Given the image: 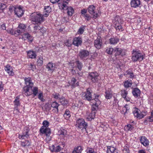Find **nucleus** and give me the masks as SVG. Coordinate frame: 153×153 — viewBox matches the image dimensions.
I'll use <instances>...</instances> for the list:
<instances>
[{
  "instance_id": "obj_1",
  "label": "nucleus",
  "mask_w": 153,
  "mask_h": 153,
  "mask_svg": "<svg viewBox=\"0 0 153 153\" xmlns=\"http://www.w3.org/2000/svg\"><path fill=\"white\" fill-rule=\"evenodd\" d=\"M25 84L26 85L23 88L22 94L26 96H29L32 94V88L33 86V83L30 77L25 78Z\"/></svg>"
},
{
  "instance_id": "obj_2",
  "label": "nucleus",
  "mask_w": 153,
  "mask_h": 153,
  "mask_svg": "<svg viewBox=\"0 0 153 153\" xmlns=\"http://www.w3.org/2000/svg\"><path fill=\"white\" fill-rule=\"evenodd\" d=\"M43 15L36 13H32L30 15V20L37 24H40L45 20Z\"/></svg>"
},
{
  "instance_id": "obj_3",
  "label": "nucleus",
  "mask_w": 153,
  "mask_h": 153,
  "mask_svg": "<svg viewBox=\"0 0 153 153\" xmlns=\"http://www.w3.org/2000/svg\"><path fill=\"white\" fill-rule=\"evenodd\" d=\"M132 60L134 62L142 61L143 59V56L139 51L133 50L132 52Z\"/></svg>"
},
{
  "instance_id": "obj_4",
  "label": "nucleus",
  "mask_w": 153,
  "mask_h": 153,
  "mask_svg": "<svg viewBox=\"0 0 153 153\" xmlns=\"http://www.w3.org/2000/svg\"><path fill=\"white\" fill-rule=\"evenodd\" d=\"M76 126L79 128H81L82 130H85V131H86L88 124L85 121L84 119L79 118L76 121Z\"/></svg>"
},
{
  "instance_id": "obj_5",
  "label": "nucleus",
  "mask_w": 153,
  "mask_h": 153,
  "mask_svg": "<svg viewBox=\"0 0 153 153\" xmlns=\"http://www.w3.org/2000/svg\"><path fill=\"white\" fill-rule=\"evenodd\" d=\"M133 113L135 117L138 119H140L144 117L147 114V111L146 110H144L141 112L139 109L135 108L133 111Z\"/></svg>"
},
{
  "instance_id": "obj_6",
  "label": "nucleus",
  "mask_w": 153,
  "mask_h": 153,
  "mask_svg": "<svg viewBox=\"0 0 153 153\" xmlns=\"http://www.w3.org/2000/svg\"><path fill=\"white\" fill-rule=\"evenodd\" d=\"M92 91L90 88L86 89V91L83 93V99L85 100L90 101L92 100Z\"/></svg>"
},
{
  "instance_id": "obj_7",
  "label": "nucleus",
  "mask_w": 153,
  "mask_h": 153,
  "mask_svg": "<svg viewBox=\"0 0 153 153\" xmlns=\"http://www.w3.org/2000/svg\"><path fill=\"white\" fill-rule=\"evenodd\" d=\"M99 75L97 72H89L88 74V78L92 82L94 83L98 81Z\"/></svg>"
},
{
  "instance_id": "obj_8",
  "label": "nucleus",
  "mask_w": 153,
  "mask_h": 153,
  "mask_svg": "<svg viewBox=\"0 0 153 153\" xmlns=\"http://www.w3.org/2000/svg\"><path fill=\"white\" fill-rule=\"evenodd\" d=\"M95 7L93 5H90L88 9V12L91 14L93 15L92 18L94 19H96L98 16V13L95 11Z\"/></svg>"
},
{
  "instance_id": "obj_9",
  "label": "nucleus",
  "mask_w": 153,
  "mask_h": 153,
  "mask_svg": "<svg viewBox=\"0 0 153 153\" xmlns=\"http://www.w3.org/2000/svg\"><path fill=\"white\" fill-rule=\"evenodd\" d=\"M89 54V53L88 51L82 50L79 52V55L81 59L85 60L87 59Z\"/></svg>"
},
{
  "instance_id": "obj_10",
  "label": "nucleus",
  "mask_w": 153,
  "mask_h": 153,
  "mask_svg": "<svg viewBox=\"0 0 153 153\" xmlns=\"http://www.w3.org/2000/svg\"><path fill=\"white\" fill-rule=\"evenodd\" d=\"M119 17H116L114 22L115 27L117 30L122 31L123 30L122 27L121 25V21Z\"/></svg>"
},
{
  "instance_id": "obj_11",
  "label": "nucleus",
  "mask_w": 153,
  "mask_h": 153,
  "mask_svg": "<svg viewBox=\"0 0 153 153\" xmlns=\"http://www.w3.org/2000/svg\"><path fill=\"white\" fill-rule=\"evenodd\" d=\"M39 131L42 134H45L47 136H49L51 133V131L48 128H44V126H42L40 129Z\"/></svg>"
},
{
  "instance_id": "obj_12",
  "label": "nucleus",
  "mask_w": 153,
  "mask_h": 153,
  "mask_svg": "<svg viewBox=\"0 0 153 153\" xmlns=\"http://www.w3.org/2000/svg\"><path fill=\"white\" fill-rule=\"evenodd\" d=\"M102 41L100 36H98L96 39L94 41V46L97 49L100 48L102 44Z\"/></svg>"
},
{
  "instance_id": "obj_13",
  "label": "nucleus",
  "mask_w": 153,
  "mask_h": 153,
  "mask_svg": "<svg viewBox=\"0 0 153 153\" xmlns=\"http://www.w3.org/2000/svg\"><path fill=\"white\" fill-rule=\"evenodd\" d=\"M28 131L29 129L28 128L25 129L23 131L22 135H19V139L22 140L27 139L29 136Z\"/></svg>"
},
{
  "instance_id": "obj_14",
  "label": "nucleus",
  "mask_w": 153,
  "mask_h": 153,
  "mask_svg": "<svg viewBox=\"0 0 153 153\" xmlns=\"http://www.w3.org/2000/svg\"><path fill=\"white\" fill-rule=\"evenodd\" d=\"M82 43V39L80 37H75L73 41V44L77 47L81 45Z\"/></svg>"
},
{
  "instance_id": "obj_15",
  "label": "nucleus",
  "mask_w": 153,
  "mask_h": 153,
  "mask_svg": "<svg viewBox=\"0 0 153 153\" xmlns=\"http://www.w3.org/2000/svg\"><path fill=\"white\" fill-rule=\"evenodd\" d=\"M71 66L73 68H77L79 71H80L83 67V65L79 61H76L73 64V65L71 64Z\"/></svg>"
},
{
  "instance_id": "obj_16",
  "label": "nucleus",
  "mask_w": 153,
  "mask_h": 153,
  "mask_svg": "<svg viewBox=\"0 0 153 153\" xmlns=\"http://www.w3.org/2000/svg\"><path fill=\"white\" fill-rule=\"evenodd\" d=\"M140 140L141 143L144 146L147 147L149 145V140L146 137L141 136L140 139Z\"/></svg>"
},
{
  "instance_id": "obj_17",
  "label": "nucleus",
  "mask_w": 153,
  "mask_h": 153,
  "mask_svg": "<svg viewBox=\"0 0 153 153\" xmlns=\"http://www.w3.org/2000/svg\"><path fill=\"white\" fill-rule=\"evenodd\" d=\"M81 13L85 19L87 21H90L91 17L87 13V10L83 9L81 11Z\"/></svg>"
},
{
  "instance_id": "obj_18",
  "label": "nucleus",
  "mask_w": 153,
  "mask_h": 153,
  "mask_svg": "<svg viewBox=\"0 0 153 153\" xmlns=\"http://www.w3.org/2000/svg\"><path fill=\"white\" fill-rule=\"evenodd\" d=\"M4 70L9 75L13 76L14 75V73L13 72V70L12 67L7 65L4 67Z\"/></svg>"
},
{
  "instance_id": "obj_19",
  "label": "nucleus",
  "mask_w": 153,
  "mask_h": 153,
  "mask_svg": "<svg viewBox=\"0 0 153 153\" xmlns=\"http://www.w3.org/2000/svg\"><path fill=\"white\" fill-rule=\"evenodd\" d=\"M15 13L17 16L19 17L22 16L24 14V11L20 7H16L15 10Z\"/></svg>"
},
{
  "instance_id": "obj_20",
  "label": "nucleus",
  "mask_w": 153,
  "mask_h": 153,
  "mask_svg": "<svg viewBox=\"0 0 153 153\" xmlns=\"http://www.w3.org/2000/svg\"><path fill=\"white\" fill-rule=\"evenodd\" d=\"M51 107L54 108L53 111L56 113H58L59 112L58 107L60 105L56 101H53L51 103Z\"/></svg>"
},
{
  "instance_id": "obj_21",
  "label": "nucleus",
  "mask_w": 153,
  "mask_h": 153,
  "mask_svg": "<svg viewBox=\"0 0 153 153\" xmlns=\"http://www.w3.org/2000/svg\"><path fill=\"white\" fill-rule=\"evenodd\" d=\"M140 2L139 0H132L131 2V5L132 7L134 8L139 6Z\"/></svg>"
},
{
  "instance_id": "obj_22",
  "label": "nucleus",
  "mask_w": 153,
  "mask_h": 153,
  "mask_svg": "<svg viewBox=\"0 0 153 153\" xmlns=\"http://www.w3.org/2000/svg\"><path fill=\"white\" fill-rule=\"evenodd\" d=\"M27 57L28 58L31 59H35L36 56V55L35 51L32 50H30L27 52Z\"/></svg>"
},
{
  "instance_id": "obj_23",
  "label": "nucleus",
  "mask_w": 153,
  "mask_h": 153,
  "mask_svg": "<svg viewBox=\"0 0 153 153\" xmlns=\"http://www.w3.org/2000/svg\"><path fill=\"white\" fill-rule=\"evenodd\" d=\"M132 93L135 97L137 98L140 96V91L138 88H135L133 89Z\"/></svg>"
},
{
  "instance_id": "obj_24",
  "label": "nucleus",
  "mask_w": 153,
  "mask_h": 153,
  "mask_svg": "<svg viewBox=\"0 0 153 153\" xmlns=\"http://www.w3.org/2000/svg\"><path fill=\"white\" fill-rule=\"evenodd\" d=\"M51 11V9L50 6H45L44 10V12H46L43 15L44 16L47 17L49 13Z\"/></svg>"
},
{
  "instance_id": "obj_25",
  "label": "nucleus",
  "mask_w": 153,
  "mask_h": 153,
  "mask_svg": "<svg viewBox=\"0 0 153 153\" xmlns=\"http://www.w3.org/2000/svg\"><path fill=\"white\" fill-rule=\"evenodd\" d=\"M70 0H60V2L58 4L61 5L62 8L65 9L67 6V4L69 2Z\"/></svg>"
},
{
  "instance_id": "obj_26",
  "label": "nucleus",
  "mask_w": 153,
  "mask_h": 153,
  "mask_svg": "<svg viewBox=\"0 0 153 153\" xmlns=\"http://www.w3.org/2000/svg\"><path fill=\"white\" fill-rule=\"evenodd\" d=\"M59 100L60 103L63 105H67L68 103L67 100L63 96L59 97Z\"/></svg>"
},
{
  "instance_id": "obj_27",
  "label": "nucleus",
  "mask_w": 153,
  "mask_h": 153,
  "mask_svg": "<svg viewBox=\"0 0 153 153\" xmlns=\"http://www.w3.org/2000/svg\"><path fill=\"white\" fill-rule=\"evenodd\" d=\"M76 79L74 77H73L70 82H69L70 85L72 86L73 87H75L79 85V83L76 82Z\"/></svg>"
},
{
  "instance_id": "obj_28",
  "label": "nucleus",
  "mask_w": 153,
  "mask_h": 153,
  "mask_svg": "<svg viewBox=\"0 0 153 153\" xmlns=\"http://www.w3.org/2000/svg\"><path fill=\"white\" fill-rule=\"evenodd\" d=\"M119 41V39L118 38L113 37L109 39V43L111 45H115L117 44Z\"/></svg>"
},
{
  "instance_id": "obj_29",
  "label": "nucleus",
  "mask_w": 153,
  "mask_h": 153,
  "mask_svg": "<svg viewBox=\"0 0 153 153\" xmlns=\"http://www.w3.org/2000/svg\"><path fill=\"white\" fill-rule=\"evenodd\" d=\"M83 150L82 147L81 146H78L75 147L72 153H81Z\"/></svg>"
},
{
  "instance_id": "obj_30",
  "label": "nucleus",
  "mask_w": 153,
  "mask_h": 153,
  "mask_svg": "<svg viewBox=\"0 0 153 153\" xmlns=\"http://www.w3.org/2000/svg\"><path fill=\"white\" fill-rule=\"evenodd\" d=\"M153 122V110L151 113V115L146 118L144 120V123H147V122Z\"/></svg>"
},
{
  "instance_id": "obj_31",
  "label": "nucleus",
  "mask_w": 153,
  "mask_h": 153,
  "mask_svg": "<svg viewBox=\"0 0 153 153\" xmlns=\"http://www.w3.org/2000/svg\"><path fill=\"white\" fill-rule=\"evenodd\" d=\"M65 8L66 9H67V13L68 15L69 16H71L74 12V10L71 7H67V8L66 7ZM65 9V8L64 10Z\"/></svg>"
},
{
  "instance_id": "obj_32",
  "label": "nucleus",
  "mask_w": 153,
  "mask_h": 153,
  "mask_svg": "<svg viewBox=\"0 0 153 153\" xmlns=\"http://www.w3.org/2000/svg\"><path fill=\"white\" fill-rule=\"evenodd\" d=\"M58 134L60 135H62V137H65L67 135V131L65 129H62L59 131Z\"/></svg>"
},
{
  "instance_id": "obj_33",
  "label": "nucleus",
  "mask_w": 153,
  "mask_h": 153,
  "mask_svg": "<svg viewBox=\"0 0 153 153\" xmlns=\"http://www.w3.org/2000/svg\"><path fill=\"white\" fill-rule=\"evenodd\" d=\"M132 85V82L131 80H128L125 81L124 82V87L126 88H128L131 87Z\"/></svg>"
},
{
  "instance_id": "obj_34",
  "label": "nucleus",
  "mask_w": 153,
  "mask_h": 153,
  "mask_svg": "<svg viewBox=\"0 0 153 153\" xmlns=\"http://www.w3.org/2000/svg\"><path fill=\"white\" fill-rule=\"evenodd\" d=\"M105 93V97L107 99H110L111 98L112 96V94L109 90L106 91Z\"/></svg>"
},
{
  "instance_id": "obj_35",
  "label": "nucleus",
  "mask_w": 153,
  "mask_h": 153,
  "mask_svg": "<svg viewBox=\"0 0 153 153\" xmlns=\"http://www.w3.org/2000/svg\"><path fill=\"white\" fill-rule=\"evenodd\" d=\"M126 77L133 78L134 77V75L132 72L129 71H127L124 74Z\"/></svg>"
},
{
  "instance_id": "obj_36",
  "label": "nucleus",
  "mask_w": 153,
  "mask_h": 153,
  "mask_svg": "<svg viewBox=\"0 0 153 153\" xmlns=\"http://www.w3.org/2000/svg\"><path fill=\"white\" fill-rule=\"evenodd\" d=\"M92 101L91 102L93 104L97 105V106H99L101 104V102L98 98H95L91 100Z\"/></svg>"
},
{
  "instance_id": "obj_37",
  "label": "nucleus",
  "mask_w": 153,
  "mask_h": 153,
  "mask_svg": "<svg viewBox=\"0 0 153 153\" xmlns=\"http://www.w3.org/2000/svg\"><path fill=\"white\" fill-rule=\"evenodd\" d=\"M47 68L48 71L53 70L55 68V65L51 62H49L47 65Z\"/></svg>"
},
{
  "instance_id": "obj_38",
  "label": "nucleus",
  "mask_w": 153,
  "mask_h": 153,
  "mask_svg": "<svg viewBox=\"0 0 153 153\" xmlns=\"http://www.w3.org/2000/svg\"><path fill=\"white\" fill-rule=\"evenodd\" d=\"M38 93V88L36 87H33L32 88V93L34 97H35Z\"/></svg>"
},
{
  "instance_id": "obj_39",
  "label": "nucleus",
  "mask_w": 153,
  "mask_h": 153,
  "mask_svg": "<svg viewBox=\"0 0 153 153\" xmlns=\"http://www.w3.org/2000/svg\"><path fill=\"white\" fill-rule=\"evenodd\" d=\"M26 25L20 23L19 25L18 28L20 29L21 31L23 33L26 30Z\"/></svg>"
},
{
  "instance_id": "obj_40",
  "label": "nucleus",
  "mask_w": 153,
  "mask_h": 153,
  "mask_svg": "<svg viewBox=\"0 0 153 153\" xmlns=\"http://www.w3.org/2000/svg\"><path fill=\"white\" fill-rule=\"evenodd\" d=\"M21 145L24 147L30 145V142L28 140L21 141Z\"/></svg>"
},
{
  "instance_id": "obj_41",
  "label": "nucleus",
  "mask_w": 153,
  "mask_h": 153,
  "mask_svg": "<svg viewBox=\"0 0 153 153\" xmlns=\"http://www.w3.org/2000/svg\"><path fill=\"white\" fill-rule=\"evenodd\" d=\"M63 116L65 119H68L71 116L70 112L69 110L66 109L65 112Z\"/></svg>"
},
{
  "instance_id": "obj_42",
  "label": "nucleus",
  "mask_w": 153,
  "mask_h": 153,
  "mask_svg": "<svg viewBox=\"0 0 153 153\" xmlns=\"http://www.w3.org/2000/svg\"><path fill=\"white\" fill-rule=\"evenodd\" d=\"M116 149L114 147L111 146L108 147V149L107 151V153H113Z\"/></svg>"
},
{
  "instance_id": "obj_43",
  "label": "nucleus",
  "mask_w": 153,
  "mask_h": 153,
  "mask_svg": "<svg viewBox=\"0 0 153 153\" xmlns=\"http://www.w3.org/2000/svg\"><path fill=\"white\" fill-rule=\"evenodd\" d=\"M86 26H85L82 25L79 28L78 30L77 31V33L78 34H82L85 30Z\"/></svg>"
},
{
  "instance_id": "obj_44",
  "label": "nucleus",
  "mask_w": 153,
  "mask_h": 153,
  "mask_svg": "<svg viewBox=\"0 0 153 153\" xmlns=\"http://www.w3.org/2000/svg\"><path fill=\"white\" fill-rule=\"evenodd\" d=\"M130 109V108L129 105L127 104H126L123 107L122 109V111L123 112H124V114H125L127 112V111L129 110Z\"/></svg>"
},
{
  "instance_id": "obj_45",
  "label": "nucleus",
  "mask_w": 153,
  "mask_h": 153,
  "mask_svg": "<svg viewBox=\"0 0 153 153\" xmlns=\"http://www.w3.org/2000/svg\"><path fill=\"white\" fill-rule=\"evenodd\" d=\"M95 112H91V113L89 114L88 117L87 118V119L89 120L94 119L95 117Z\"/></svg>"
},
{
  "instance_id": "obj_46",
  "label": "nucleus",
  "mask_w": 153,
  "mask_h": 153,
  "mask_svg": "<svg viewBox=\"0 0 153 153\" xmlns=\"http://www.w3.org/2000/svg\"><path fill=\"white\" fill-rule=\"evenodd\" d=\"M114 52H115V55H120L122 52V49L120 48H115L114 50Z\"/></svg>"
},
{
  "instance_id": "obj_47",
  "label": "nucleus",
  "mask_w": 153,
  "mask_h": 153,
  "mask_svg": "<svg viewBox=\"0 0 153 153\" xmlns=\"http://www.w3.org/2000/svg\"><path fill=\"white\" fill-rule=\"evenodd\" d=\"M133 128V126L130 124H128L124 127V129L125 131H131Z\"/></svg>"
},
{
  "instance_id": "obj_48",
  "label": "nucleus",
  "mask_w": 153,
  "mask_h": 153,
  "mask_svg": "<svg viewBox=\"0 0 153 153\" xmlns=\"http://www.w3.org/2000/svg\"><path fill=\"white\" fill-rule=\"evenodd\" d=\"M15 107H18L20 105V103L19 102V98L17 97L16 98L14 102Z\"/></svg>"
},
{
  "instance_id": "obj_49",
  "label": "nucleus",
  "mask_w": 153,
  "mask_h": 153,
  "mask_svg": "<svg viewBox=\"0 0 153 153\" xmlns=\"http://www.w3.org/2000/svg\"><path fill=\"white\" fill-rule=\"evenodd\" d=\"M22 33H23V32L21 31L20 29L18 28L17 29L14 31L13 34H14L15 36H16L19 35H22Z\"/></svg>"
},
{
  "instance_id": "obj_50",
  "label": "nucleus",
  "mask_w": 153,
  "mask_h": 153,
  "mask_svg": "<svg viewBox=\"0 0 153 153\" xmlns=\"http://www.w3.org/2000/svg\"><path fill=\"white\" fill-rule=\"evenodd\" d=\"M61 150V148L59 146H57L56 148L54 145L53 146V150L52 152H58Z\"/></svg>"
},
{
  "instance_id": "obj_51",
  "label": "nucleus",
  "mask_w": 153,
  "mask_h": 153,
  "mask_svg": "<svg viewBox=\"0 0 153 153\" xmlns=\"http://www.w3.org/2000/svg\"><path fill=\"white\" fill-rule=\"evenodd\" d=\"M114 49L112 48H107L105 50L106 53L108 54H111Z\"/></svg>"
},
{
  "instance_id": "obj_52",
  "label": "nucleus",
  "mask_w": 153,
  "mask_h": 153,
  "mask_svg": "<svg viewBox=\"0 0 153 153\" xmlns=\"http://www.w3.org/2000/svg\"><path fill=\"white\" fill-rule=\"evenodd\" d=\"M28 68L29 70L34 71L36 69V67L35 65L32 64L31 63H30V65H28Z\"/></svg>"
},
{
  "instance_id": "obj_53",
  "label": "nucleus",
  "mask_w": 153,
  "mask_h": 153,
  "mask_svg": "<svg viewBox=\"0 0 153 153\" xmlns=\"http://www.w3.org/2000/svg\"><path fill=\"white\" fill-rule=\"evenodd\" d=\"M43 58L42 57H39L37 61V65L41 66L43 64Z\"/></svg>"
},
{
  "instance_id": "obj_54",
  "label": "nucleus",
  "mask_w": 153,
  "mask_h": 153,
  "mask_svg": "<svg viewBox=\"0 0 153 153\" xmlns=\"http://www.w3.org/2000/svg\"><path fill=\"white\" fill-rule=\"evenodd\" d=\"M99 106H97V105L95 104H93L92 105L91 110L92 112H95L97 111V110L98 109Z\"/></svg>"
},
{
  "instance_id": "obj_55",
  "label": "nucleus",
  "mask_w": 153,
  "mask_h": 153,
  "mask_svg": "<svg viewBox=\"0 0 153 153\" xmlns=\"http://www.w3.org/2000/svg\"><path fill=\"white\" fill-rule=\"evenodd\" d=\"M38 98L42 102H44L45 100L43 98V94L42 92L39 94L38 96Z\"/></svg>"
},
{
  "instance_id": "obj_56",
  "label": "nucleus",
  "mask_w": 153,
  "mask_h": 153,
  "mask_svg": "<svg viewBox=\"0 0 153 153\" xmlns=\"http://www.w3.org/2000/svg\"><path fill=\"white\" fill-rule=\"evenodd\" d=\"M128 92L127 91L125 90H123L121 91V96L123 97H125L127 95Z\"/></svg>"
},
{
  "instance_id": "obj_57",
  "label": "nucleus",
  "mask_w": 153,
  "mask_h": 153,
  "mask_svg": "<svg viewBox=\"0 0 153 153\" xmlns=\"http://www.w3.org/2000/svg\"><path fill=\"white\" fill-rule=\"evenodd\" d=\"M51 106H50V104L49 103H46L45 104L44 106V108L45 110L46 111H49L51 109Z\"/></svg>"
},
{
  "instance_id": "obj_58",
  "label": "nucleus",
  "mask_w": 153,
  "mask_h": 153,
  "mask_svg": "<svg viewBox=\"0 0 153 153\" xmlns=\"http://www.w3.org/2000/svg\"><path fill=\"white\" fill-rule=\"evenodd\" d=\"M65 45L68 47H71V41L70 40H66L64 43Z\"/></svg>"
},
{
  "instance_id": "obj_59",
  "label": "nucleus",
  "mask_w": 153,
  "mask_h": 153,
  "mask_svg": "<svg viewBox=\"0 0 153 153\" xmlns=\"http://www.w3.org/2000/svg\"><path fill=\"white\" fill-rule=\"evenodd\" d=\"M42 125L43 126H44V128H48L49 125V122L47 120H44L43 122Z\"/></svg>"
},
{
  "instance_id": "obj_60",
  "label": "nucleus",
  "mask_w": 153,
  "mask_h": 153,
  "mask_svg": "<svg viewBox=\"0 0 153 153\" xmlns=\"http://www.w3.org/2000/svg\"><path fill=\"white\" fill-rule=\"evenodd\" d=\"M87 153H97L93 149L88 148L87 149Z\"/></svg>"
},
{
  "instance_id": "obj_61",
  "label": "nucleus",
  "mask_w": 153,
  "mask_h": 153,
  "mask_svg": "<svg viewBox=\"0 0 153 153\" xmlns=\"http://www.w3.org/2000/svg\"><path fill=\"white\" fill-rule=\"evenodd\" d=\"M41 27L39 26H36L34 27V32L35 33L38 32L39 31L40 29H41Z\"/></svg>"
},
{
  "instance_id": "obj_62",
  "label": "nucleus",
  "mask_w": 153,
  "mask_h": 153,
  "mask_svg": "<svg viewBox=\"0 0 153 153\" xmlns=\"http://www.w3.org/2000/svg\"><path fill=\"white\" fill-rule=\"evenodd\" d=\"M29 34L28 33H24L22 35V38H24V40H26V39L28 38V37L29 36Z\"/></svg>"
},
{
  "instance_id": "obj_63",
  "label": "nucleus",
  "mask_w": 153,
  "mask_h": 153,
  "mask_svg": "<svg viewBox=\"0 0 153 153\" xmlns=\"http://www.w3.org/2000/svg\"><path fill=\"white\" fill-rule=\"evenodd\" d=\"M52 96L53 97L56 99H59V97H60V95L57 93L53 94H52Z\"/></svg>"
},
{
  "instance_id": "obj_64",
  "label": "nucleus",
  "mask_w": 153,
  "mask_h": 153,
  "mask_svg": "<svg viewBox=\"0 0 153 153\" xmlns=\"http://www.w3.org/2000/svg\"><path fill=\"white\" fill-rule=\"evenodd\" d=\"M123 151L125 153H129V149L127 146L124 147Z\"/></svg>"
}]
</instances>
